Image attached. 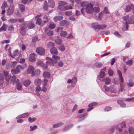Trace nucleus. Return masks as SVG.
<instances>
[{
    "label": "nucleus",
    "instance_id": "1",
    "mask_svg": "<svg viewBox=\"0 0 134 134\" xmlns=\"http://www.w3.org/2000/svg\"><path fill=\"white\" fill-rule=\"evenodd\" d=\"M27 27H28L29 29H32L34 27V25L33 23H30L27 24L26 23L23 24L20 31L21 34L22 35H24L25 34L24 31L26 29Z\"/></svg>",
    "mask_w": 134,
    "mask_h": 134
},
{
    "label": "nucleus",
    "instance_id": "2",
    "mask_svg": "<svg viewBox=\"0 0 134 134\" xmlns=\"http://www.w3.org/2000/svg\"><path fill=\"white\" fill-rule=\"evenodd\" d=\"M93 4L90 2L86 6L85 11L86 13L88 14H91L93 12Z\"/></svg>",
    "mask_w": 134,
    "mask_h": 134
},
{
    "label": "nucleus",
    "instance_id": "3",
    "mask_svg": "<svg viewBox=\"0 0 134 134\" xmlns=\"http://www.w3.org/2000/svg\"><path fill=\"white\" fill-rule=\"evenodd\" d=\"M59 4L58 6V9L60 10L64 11V5L67 4V3L63 1H59L58 3Z\"/></svg>",
    "mask_w": 134,
    "mask_h": 134
},
{
    "label": "nucleus",
    "instance_id": "4",
    "mask_svg": "<svg viewBox=\"0 0 134 134\" xmlns=\"http://www.w3.org/2000/svg\"><path fill=\"white\" fill-rule=\"evenodd\" d=\"M27 74H31V76H34L35 75L34 72V67L31 65L29 66L27 70Z\"/></svg>",
    "mask_w": 134,
    "mask_h": 134
},
{
    "label": "nucleus",
    "instance_id": "5",
    "mask_svg": "<svg viewBox=\"0 0 134 134\" xmlns=\"http://www.w3.org/2000/svg\"><path fill=\"white\" fill-rule=\"evenodd\" d=\"M117 72L119 76V80L121 81L120 83V86L121 87L120 91H121L122 92L123 90V88L122 87V83L123 82V77L122 75V74L120 71L119 70L117 71Z\"/></svg>",
    "mask_w": 134,
    "mask_h": 134
},
{
    "label": "nucleus",
    "instance_id": "6",
    "mask_svg": "<svg viewBox=\"0 0 134 134\" xmlns=\"http://www.w3.org/2000/svg\"><path fill=\"white\" fill-rule=\"evenodd\" d=\"M36 52L39 55H43L44 54L45 51L43 48L41 47H38L36 49Z\"/></svg>",
    "mask_w": 134,
    "mask_h": 134
},
{
    "label": "nucleus",
    "instance_id": "7",
    "mask_svg": "<svg viewBox=\"0 0 134 134\" xmlns=\"http://www.w3.org/2000/svg\"><path fill=\"white\" fill-rule=\"evenodd\" d=\"M99 25L97 23H94L92 24V26L95 31H98L99 30Z\"/></svg>",
    "mask_w": 134,
    "mask_h": 134
},
{
    "label": "nucleus",
    "instance_id": "8",
    "mask_svg": "<svg viewBox=\"0 0 134 134\" xmlns=\"http://www.w3.org/2000/svg\"><path fill=\"white\" fill-rule=\"evenodd\" d=\"M14 10V7L13 5L10 6L8 9L7 12V13L8 15H11Z\"/></svg>",
    "mask_w": 134,
    "mask_h": 134
},
{
    "label": "nucleus",
    "instance_id": "9",
    "mask_svg": "<svg viewBox=\"0 0 134 134\" xmlns=\"http://www.w3.org/2000/svg\"><path fill=\"white\" fill-rule=\"evenodd\" d=\"M36 57V55L34 53H32L30 55L29 58V60L31 62H33L35 60V58Z\"/></svg>",
    "mask_w": 134,
    "mask_h": 134
},
{
    "label": "nucleus",
    "instance_id": "10",
    "mask_svg": "<svg viewBox=\"0 0 134 134\" xmlns=\"http://www.w3.org/2000/svg\"><path fill=\"white\" fill-rule=\"evenodd\" d=\"M50 51L52 54L57 55L58 53L57 48L54 47L52 48L50 50Z\"/></svg>",
    "mask_w": 134,
    "mask_h": 134
},
{
    "label": "nucleus",
    "instance_id": "11",
    "mask_svg": "<svg viewBox=\"0 0 134 134\" xmlns=\"http://www.w3.org/2000/svg\"><path fill=\"white\" fill-rule=\"evenodd\" d=\"M48 7L53 8L54 7V2L53 0H48Z\"/></svg>",
    "mask_w": 134,
    "mask_h": 134
},
{
    "label": "nucleus",
    "instance_id": "12",
    "mask_svg": "<svg viewBox=\"0 0 134 134\" xmlns=\"http://www.w3.org/2000/svg\"><path fill=\"white\" fill-rule=\"evenodd\" d=\"M105 68L103 70H101L100 74L99 76V80L101 81L102 80V79H103V78L104 76L105 73L104 71L105 70Z\"/></svg>",
    "mask_w": 134,
    "mask_h": 134
},
{
    "label": "nucleus",
    "instance_id": "13",
    "mask_svg": "<svg viewBox=\"0 0 134 134\" xmlns=\"http://www.w3.org/2000/svg\"><path fill=\"white\" fill-rule=\"evenodd\" d=\"M46 59L47 60H49L51 61L50 62V64L51 65H53V63H56L57 62V60H54L52 58L49 57H47L46 58Z\"/></svg>",
    "mask_w": 134,
    "mask_h": 134
},
{
    "label": "nucleus",
    "instance_id": "14",
    "mask_svg": "<svg viewBox=\"0 0 134 134\" xmlns=\"http://www.w3.org/2000/svg\"><path fill=\"white\" fill-rule=\"evenodd\" d=\"M29 115V113H26L20 115H19L16 117V119L20 118H23L27 117Z\"/></svg>",
    "mask_w": 134,
    "mask_h": 134
},
{
    "label": "nucleus",
    "instance_id": "15",
    "mask_svg": "<svg viewBox=\"0 0 134 134\" xmlns=\"http://www.w3.org/2000/svg\"><path fill=\"white\" fill-rule=\"evenodd\" d=\"M101 81H103L106 84H109L111 82V79L109 77L103 79Z\"/></svg>",
    "mask_w": 134,
    "mask_h": 134
},
{
    "label": "nucleus",
    "instance_id": "16",
    "mask_svg": "<svg viewBox=\"0 0 134 134\" xmlns=\"http://www.w3.org/2000/svg\"><path fill=\"white\" fill-rule=\"evenodd\" d=\"M63 17L62 16H56L53 18V20L55 22L60 21L63 19Z\"/></svg>",
    "mask_w": 134,
    "mask_h": 134
},
{
    "label": "nucleus",
    "instance_id": "17",
    "mask_svg": "<svg viewBox=\"0 0 134 134\" xmlns=\"http://www.w3.org/2000/svg\"><path fill=\"white\" fill-rule=\"evenodd\" d=\"M133 7V5L132 4H130L126 6L125 9V11L126 12H127L130 11L132 7Z\"/></svg>",
    "mask_w": 134,
    "mask_h": 134
},
{
    "label": "nucleus",
    "instance_id": "18",
    "mask_svg": "<svg viewBox=\"0 0 134 134\" xmlns=\"http://www.w3.org/2000/svg\"><path fill=\"white\" fill-rule=\"evenodd\" d=\"M64 124L63 122H60L54 124L53 125V127L54 128H57L63 125Z\"/></svg>",
    "mask_w": 134,
    "mask_h": 134
},
{
    "label": "nucleus",
    "instance_id": "19",
    "mask_svg": "<svg viewBox=\"0 0 134 134\" xmlns=\"http://www.w3.org/2000/svg\"><path fill=\"white\" fill-rule=\"evenodd\" d=\"M19 8L20 10L21 13H23L24 12L25 8L24 5L22 4H20L19 5Z\"/></svg>",
    "mask_w": 134,
    "mask_h": 134
},
{
    "label": "nucleus",
    "instance_id": "20",
    "mask_svg": "<svg viewBox=\"0 0 134 134\" xmlns=\"http://www.w3.org/2000/svg\"><path fill=\"white\" fill-rule=\"evenodd\" d=\"M41 79L37 78L35 80V84L37 86H39L41 85Z\"/></svg>",
    "mask_w": 134,
    "mask_h": 134
},
{
    "label": "nucleus",
    "instance_id": "21",
    "mask_svg": "<svg viewBox=\"0 0 134 134\" xmlns=\"http://www.w3.org/2000/svg\"><path fill=\"white\" fill-rule=\"evenodd\" d=\"M110 92L112 93H116L117 91L115 87L114 86H111L110 87Z\"/></svg>",
    "mask_w": 134,
    "mask_h": 134
},
{
    "label": "nucleus",
    "instance_id": "22",
    "mask_svg": "<svg viewBox=\"0 0 134 134\" xmlns=\"http://www.w3.org/2000/svg\"><path fill=\"white\" fill-rule=\"evenodd\" d=\"M117 103L120 105L121 107L124 108L126 106V105L125 103L121 100H118Z\"/></svg>",
    "mask_w": 134,
    "mask_h": 134
},
{
    "label": "nucleus",
    "instance_id": "23",
    "mask_svg": "<svg viewBox=\"0 0 134 134\" xmlns=\"http://www.w3.org/2000/svg\"><path fill=\"white\" fill-rule=\"evenodd\" d=\"M71 80L72 83H71V85L72 87H74L76 82L77 79L76 78L74 77Z\"/></svg>",
    "mask_w": 134,
    "mask_h": 134
},
{
    "label": "nucleus",
    "instance_id": "24",
    "mask_svg": "<svg viewBox=\"0 0 134 134\" xmlns=\"http://www.w3.org/2000/svg\"><path fill=\"white\" fill-rule=\"evenodd\" d=\"M31 82V81L29 80H26L24 81L23 82L24 85L26 87L28 86Z\"/></svg>",
    "mask_w": 134,
    "mask_h": 134
},
{
    "label": "nucleus",
    "instance_id": "25",
    "mask_svg": "<svg viewBox=\"0 0 134 134\" xmlns=\"http://www.w3.org/2000/svg\"><path fill=\"white\" fill-rule=\"evenodd\" d=\"M73 126V124H70L69 125L66 126L65 127H64L63 130V131L64 132L66 131H67L69 129L71 128V127H72Z\"/></svg>",
    "mask_w": 134,
    "mask_h": 134
},
{
    "label": "nucleus",
    "instance_id": "26",
    "mask_svg": "<svg viewBox=\"0 0 134 134\" xmlns=\"http://www.w3.org/2000/svg\"><path fill=\"white\" fill-rule=\"evenodd\" d=\"M73 126V124H70L69 125L66 126L65 127H64L63 130V131L64 132L66 131H67L69 129L71 128V127H72Z\"/></svg>",
    "mask_w": 134,
    "mask_h": 134
},
{
    "label": "nucleus",
    "instance_id": "27",
    "mask_svg": "<svg viewBox=\"0 0 134 134\" xmlns=\"http://www.w3.org/2000/svg\"><path fill=\"white\" fill-rule=\"evenodd\" d=\"M24 69V67H23L20 65H17L16 67V69L17 71V72L19 73L20 71Z\"/></svg>",
    "mask_w": 134,
    "mask_h": 134
},
{
    "label": "nucleus",
    "instance_id": "28",
    "mask_svg": "<svg viewBox=\"0 0 134 134\" xmlns=\"http://www.w3.org/2000/svg\"><path fill=\"white\" fill-rule=\"evenodd\" d=\"M46 64H44L43 63L42 66V68L44 69H45L47 68L48 67L47 66V65H51L50 64V62L49 61H47L46 62Z\"/></svg>",
    "mask_w": 134,
    "mask_h": 134
},
{
    "label": "nucleus",
    "instance_id": "29",
    "mask_svg": "<svg viewBox=\"0 0 134 134\" xmlns=\"http://www.w3.org/2000/svg\"><path fill=\"white\" fill-rule=\"evenodd\" d=\"M67 33L66 31H62L60 34V35L62 37H64L67 35Z\"/></svg>",
    "mask_w": 134,
    "mask_h": 134
},
{
    "label": "nucleus",
    "instance_id": "30",
    "mask_svg": "<svg viewBox=\"0 0 134 134\" xmlns=\"http://www.w3.org/2000/svg\"><path fill=\"white\" fill-rule=\"evenodd\" d=\"M94 65L97 68H99L102 66V64L100 62H96L94 63Z\"/></svg>",
    "mask_w": 134,
    "mask_h": 134
},
{
    "label": "nucleus",
    "instance_id": "31",
    "mask_svg": "<svg viewBox=\"0 0 134 134\" xmlns=\"http://www.w3.org/2000/svg\"><path fill=\"white\" fill-rule=\"evenodd\" d=\"M16 86L17 89L18 90L20 91L21 90L22 88V85L21 83H18Z\"/></svg>",
    "mask_w": 134,
    "mask_h": 134
},
{
    "label": "nucleus",
    "instance_id": "32",
    "mask_svg": "<svg viewBox=\"0 0 134 134\" xmlns=\"http://www.w3.org/2000/svg\"><path fill=\"white\" fill-rule=\"evenodd\" d=\"M7 26H8L7 25L3 24L2 26L1 27V29H2V31H5L6 30Z\"/></svg>",
    "mask_w": 134,
    "mask_h": 134
},
{
    "label": "nucleus",
    "instance_id": "33",
    "mask_svg": "<svg viewBox=\"0 0 134 134\" xmlns=\"http://www.w3.org/2000/svg\"><path fill=\"white\" fill-rule=\"evenodd\" d=\"M42 21L41 19L40 18H37L36 20V24L41 26V24L42 23Z\"/></svg>",
    "mask_w": 134,
    "mask_h": 134
},
{
    "label": "nucleus",
    "instance_id": "34",
    "mask_svg": "<svg viewBox=\"0 0 134 134\" xmlns=\"http://www.w3.org/2000/svg\"><path fill=\"white\" fill-rule=\"evenodd\" d=\"M43 76L44 77H48L50 76V73L47 72H44L43 74Z\"/></svg>",
    "mask_w": 134,
    "mask_h": 134
},
{
    "label": "nucleus",
    "instance_id": "35",
    "mask_svg": "<svg viewBox=\"0 0 134 134\" xmlns=\"http://www.w3.org/2000/svg\"><path fill=\"white\" fill-rule=\"evenodd\" d=\"M58 48L61 51H64L65 50V48L64 46L63 45H61L59 46Z\"/></svg>",
    "mask_w": 134,
    "mask_h": 134
},
{
    "label": "nucleus",
    "instance_id": "36",
    "mask_svg": "<svg viewBox=\"0 0 134 134\" xmlns=\"http://www.w3.org/2000/svg\"><path fill=\"white\" fill-rule=\"evenodd\" d=\"M93 12L96 13H98L100 11V10L99 7H95L93 8Z\"/></svg>",
    "mask_w": 134,
    "mask_h": 134
},
{
    "label": "nucleus",
    "instance_id": "37",
    "mask_svg": "<svg viewBox=\"0 0 134 134\" xmlns=\"http://www.w3.org/2000/svg\"><path fill=\"white\" fill-rule=\"evenodd\" d=\"M133 62V61L132 60V59H130L127 61L126 63V64H127V65L131 66V65H132Z\"/></svg>",
    "mask_w": 134,
    "mask_h": 134
},
{
    "label": "nucleus",
    "instance_id": "38",
    "mask_svg": "<svg viewBox=\"0 0 134 134\" xmlns=\"http://www.w3.org/2000/svg\"><path fill=\"white\" fill-rule=\"evenodd\" d=\"M55 43L57 44H60L62 42V40L61 39H57L55 40Z\"/></svg>",
    "mask_w": 134,
    "mask_h": 134
},
{
    "label": "nucleus",
    "instance_id": "39",
    "mask_svg": "<svg viewBox=\"0 0 134 134\" xmlns=\"http://www.w3.org/2000/svg\"><path fill=\"white\" fill-rule=\"evenodd\" d=\"M103 12L106 14H109L110 13V12L108 11V8L107 7H105L104 8Z\"/></svg>",
    "mask_w": 134,
    "mask_h": 134
},
{
    "label": "nucleus",
    "instance_id": "40",
    "mask_svg": "<svg viewBox=\"0 0 134 134\" xmlns=\"http://www.w3.org/2000/svg\"><path fill=\"white\" fill-rule=\"evenodd\" d=\"M48 6L47 5V3L46 1H45L44 5L43 7V9L45 10H47Z\"/></svg>",
    "mask_w": 134,
    "mask_h": 134
},
{
    "label": "nucleus",
    "instance_id": "41",
    "mask_svg": "<svg viewBox=\"0 0 134 134\" xmlns=\"http://www.w3.org/2000/svg\"><path fill=\"white\" fill-rule=\"evenodd\" d=\"M30 131H32L37 128V126L36 125H35L33 126H30Z\"/></svg>",
    "mask_w": 134,
    "mask_h": 134
},
{
    "label": "nucleus",
    "instance_id": "42",
    "mask_svg": "<svg viewBox=\"0 0 134 134\" xmlns=\"http://www.w3.org/2000/svg\"><path fill=\"white\" fill-rule=\"evenodd\" d=\"M107 25L105 24L99 25V30H103L107 27Z\"/></svg>",
    "mask_w": 134,
    "mask_h": 134
},
{
    "label": "nucleus",
    "instance_id": "43",
    "mask_svg": "<svg viewBox=\"0 0 134 134\" xmlns=\"http://www.w3.org/2000/svg\"><path fill=\"white\" fill-rule=\"evenodd\" d=\"M45 31L46 33L49 36H52L53 35V33L52 31H47L46 30Z\"/></svg>",
    "mask_w": 134,
    "mask_h": 134
},
{
    "label": "nucleus",
    "instance_id": "44",
    "mask_svg": "<svg viewBox=\"0 0 134 134\" xmlns=\"http://www.w3.org/2000/svg\"><path fill=\"white\" fill-rule=\"evenodd\" d=\"M54 43L52 42H49L47 44V46L48 47H50L54 46Z\"/></svg>",
    "mask_w": 134,
    "mask_h": 134
},
{
    "label": "nucleus",
    "instance_id": "45",
    "mask_svg": "<svg viewBox=\"0 0 134 134\" xmlns=\"http://www.w3.org/2000/svg\"><path fill=\"white\" fill-rule=\"evenodd\" d=\"M55 26V25L54 23H52L49 24L48 26L51 29H54Z\"/></svg>",
    "mask_w": 134,
    "mask_h": 134
},
{
    "label": "nucleus",
    "instance_id": "46",
    "mask_svg": "<svg viewBox=\"0 0 134 134\" xmlns=\"http://www.w3.org/2000/svg\"><path fill=\"white\" fill-rule=\"evenodd\" d=\"M88 4L87 2L86 1H84L81 2V5L82 7H83L85 6L86 5Z\"/></svg>",
    "mask_w": 134,
    "mask_h": 134
},
{
    "label": "nucleus",
    "instance_id": "47",
    "mask_svg": "<svg viewBox=\"0 0 134 134\" xmlns=\"http://www.w3.org/2000/svg\"><path fill=\"white\" fill-rule=\"evenodd\" d=\"M64 11L66 10L71 9H72V7L70 5H67L64 6Z\"/></svg>",
    "mask_w": 134,
    "mask_h": 134
},
{
    "label": "nucleus",
    "instance_id": "48",
    "mask_svg": "<svg viewBox=\"0 0 134 134\" xmlns=\"http://www.w3.org/2000/svg\"><path fill=\"white\" fill-rule=\"evenodd\" d=\"M18 20L16 19H11L9 20V21L12 23H14Z\"/></svg>",
    "mask_w": 134,
    "mask_h": 134
},
{
    "label": "nucleus",
    "instance_id": "49",
    "mask_svg": "<svg viewBox=\"0 0 134 134\" xmlns=\"http://www.w3.org/2000/svg\"><path fill=\"white\" fill-rule=\"evenodd\" d=\"M128 85L129 87H132L134 85V83L131 80H130L128 83Z\"/></svg>",
    "mask_w": 134,
    "mask_h": 134
},
{
    "label": "nucleus",
    "instance_id": "50",
    "mask_svg": "<svg viewBox=\"0 0 134 134\" xmlns=\"http://www.w3.org/2000/svg\"><path fill=\"white\" fill-rule=\"evenodd\" d=\"M48 80L46 79H44L42 82V84L44 86H46Z\"/></svg>",
    "mask_w": 134,
    "mask_h": 134
},
{
    "label": "nucleus",
    "instance_id": "51",
    "mask_svg": "<svg viewBox=\"0 0 134 134\" xmlns=\"http://www.w3.org/2000/svg\"><path fill=\"white\" fill-rule=\"evenodd\" d=\"M7 2L4 1L2 4L1 8L2 9H4L7 7Z\"/></svg>",
    "mask_w": 134,
    "mask_h": 134
},
{
    "label": "nucleus",
    "instance_id": "52",
    "mask_svg": "<svg viewBox=\"0 0 134 134\" xmlns=\"http://www.w3.org/2000/svg\"><path fill=\"white\" fill-rule=\"evenodd\" d=\"M36 119V118L35 117L31 118V117H29L28 118V120L30 122H32L35 121Z\"/></svg>",
    "mask_w": 134,
    "mask_h": 134
},
{
    "label": "nucleus",
    "instance_id": "53",
    "mask_svg": "<svg viewBox=\"0 0 134 134\" xmlns=\"http://www.w3.org/2000/svg\"><path fill=\"white\" fill-rule=\"evenodd\" d=\"M66 21L65 20H63L60 23V25L63 26L66 23Z\"/></svg>",
    "mask_w": 134,
    "mask_h": 134
},
{
    "label": "nucleus",
    "instance_id": "54",
    "mask_svg": "<svg viewBox=\"0 0 134 134\" xmlns=\"http://www.w3.org/2000/svg\"><path fill=\"white\" fill-rule=\"evenodd\" d=\"M41 90V88L39 86H37V87L36 88V90L35 92L36 93H38Z\"/></svg>",
    "mask_w": 134,
    "mask_h": 134
},
{
    "label": "nucleus",
    "instance_id": "55",
    "mask_svg": "<svg viewBox=\"0 0 134 134\" xmlns=\"http://www.w3.org/2000/svg\"><path fill=\"white\" fill-rule=\"evenodd\" d=\"M43 63L41 61H39L36 63V65L38 66H42Z\"/></svg>",
    "mask_w": 134,
    "mask_h": 134
},
{
    "label": "nucleus",
    "instance_id": "56",
    "mask_svg": "<svg viewBox=\"0 0 134 134\" xmlns=\"http://www.w3.org/2000/svg\"><path fill=\"white\" fill-rule=\"evenodd\" d=\"M19 54V52L18 50H16L14 51L13 52V55L14 56H17Z\"/></svg>",
    "mask_w": 134,
    "mask_h": 134
},
{
    "label": "nucleus",
    "instance_id": "57",
    "mask_svg": "<svg viewBox=\"0 0 134 134\" xmlns=\"http://www.w3.org/2000/svg\"><path fill=\"white\" fill-rule=\"evenodd\" d=\"M88 108L87 109V111H91V110L93 108V107L92 105H89V104L88 105Z\"/></svg>",
    "mask_w": 134,
    "mask_h": 134
},
{
    "label": "nucleus",
    "instance_id": "58",
    "mask_svg": "<svg viewBox=\"0 0 134 134\" xmlns=\"http://www.w3.org/2000/svg\"><path fill=\"white\" fill-rule=\"evenodd\" d=\"M16 76L15 75H13L12 77V79H11V81L14 83L16 81Z\"/></svg>",
    "mask_w": 134,
    "mask_h": 134
},
{
    "label": "nucleus",
    "instance_id": "59",
    "mask_svg": "<svg viewBox=\"0 0 134 134\" xmlns=\"http://www.w3.org/2000/svg\"><path fill=\"white\" fill-rule=\"evenodd\" d=\"M111 109V108L110 107H106L104 109L105 111H108L110 110Z\"/></svg>",
    "mask_w": 134,
    "mask_h": 134
},
{
    "label": "nucleus",
    "instance_id": "60",
    "mask_svg": "<svg viewBox=\"0 0 134 134\" xmlns=\"http://www.w3.org/2000/svg\"><path fill=\"white\" fill-rule=\"evenodd\" d=\"M108 72L109 75L110 76L113 75V71L111 69H109L108 70Z\"/></svg>",
    "mask_w": 134,
    "mask_h": 134
},
{
    "label": "nucleus",
    "instance_id": "61",
    "mask_svg": "<svg viewBox=\"0 0 134 134\" xmlns=\"http://www.w3.org/2000/svg\"><path fill=\"white\" fill-rule=\"evenodd\" d=\"M11 72L12 74H17L18 73L16 70L15 69H13L11 70Z\"/></svg>",
    "mask_w": 134,
    "mask_h": 134
},
{
    "label": "nucleus",
    "instance_id": "62",
    "mask_svg": "<svg viewBox=\"0 0 134 134\" xmlns=\"http://www.w3.org/2000/svg\"><path fill=\"white\" fill-rule=\"evenodd\" d=\"M71 12L70 11H66L65 13V14L67 16H69L71 14Z\"/></svg>",
    "mask_w": 134,
    "mask_h": 134
},
{
    "label": "nucleus",
    "instance_id": "63",
    "mask_svg": "<svg viewBox=\"0 0 134 134\" xmlns=\"http://www.w3.org/2000/svg\"><path fill=\"white\" fill-rule=\"evenodd\" d=\"M52 58L55 60H59L60 59V57H59L55 55H53L52 56Z\"/></svg>",
    "mask_w": 134,
    "mask_h": 134
},
{
    "label": "nucleus",
    "instance_id": "64",
    "mask_svg": "<svg viewBox=\"0 0 134 134\" xmlns=\"http://www.w3.org/2000/svg\"><path fill=\"white\" fill-rule=\"evenodd\" d=\"M4 79V77L3 74H0V80L2 81V82H3Z\"/></svg>",
    "mask_w": 134,
    "mask_h": 134
}]
</instances>
